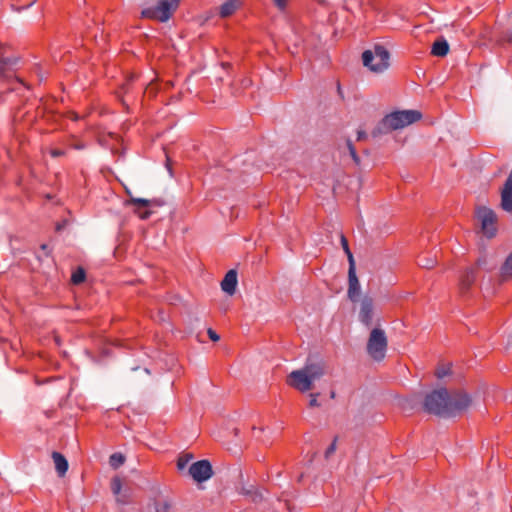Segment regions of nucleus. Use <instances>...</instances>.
Returning a JSON list of instances; mask_svg holds the SVG:
<instances>
[{"instance_id": "obj_1", "label": "nucleus", "mask_w": 512, "mask_h": 512, "mask_svg": "<svg viewBox=\"0 0 512 512\" xmlns=\"http://www.w3.org/2000/svg\"><path fill=\"white\" fill-rule=\"evenodd\" d=\"M470 405L471 398L466 392H448L445 388L427 394L423 402V408L427 413L444 417L455 416Z\"/></svg>"}, {"instance_id": "obj_2", "label": "nucleus", "mask_w": 512, "mask_h": 512, "mask_svg": "<svg viewBox=\"0 0 512 512\" xmlns=\"http://www.w3.org/2000/svg\"><path fill=\"white\" fill-rule=\"evenodd\" d=\"M325 374L322 363L306 364L303 368L293 370L287 376V384L301 393L310 391L314 387V381L319 380Z\"/></svg>"}, {"instance_id": "obj_3", "label": "nucleus", "mask_w": 512, "mask_h": 512, "mask_svg": "<svg viewBox=\"0 0 512 512\" xmlns=\"http://www.w3.org/2000/svg\"><path fill=\"white\" fill-rule=\"evenodd\" d=\"M422 117L421 113L417 110H404L395 111L386 115L378 125L373 129L372 136L378 137L382 134H387L394 130L402 129L411 125Z\"/></svg>"}, {"instance_id": "obj_4", "label": "nucleus", "mask_w": 512, "mask_h": 512, "mask_svg": "<svg viewBox=\"0 0 512 512\" xmlns=\"http://www.w3.org/2000/svg\"><path fill=\"white\" fill-rule=\"evenodd\" d=\"M390 54L382 45H375L373 49L362 53L363 65L374 73H381L389 67Z\"/></svg>"}, {"instance_id": "obj_5", "label": "nucleus", "mask_w": 512, "mask_h": 512, "mask_svg": "<svg viewBox=\"0 0 512 512\" xmlns=\"http://www.w3.org/2000/svg\"><path fill=\"white\" fill-rule=\"evenodd\" d=\"M180 0H159L154 6H147L141 11V17L167 22L178 8Z\"/></svg>"}, {"instance_id": "obj_6", "label": "nucleus", "mask_w": 512, "mask_h": 512, "mask_svg": "<svg viewBox=\"0 0 512 512\" xmlns=\"http://www.w3.org/2000/svg\"><path fill=\"white\" fill-rule=\"evenodd\" d=\"M388 341L384 330L374 328L370 332L367 342V352L370 357L376 361L384 359Z\"/></svg>"}, {"instance_id": "obj_7", "label": "nucleus", "mask_w": 512, "mask_h": 512, "mask_svg": "<svg viewBox=\"0 0 512 512\" xmlns=\"http://www.w3.org/2000/svg\"><path fill=\"white\" fill-rule=\"evenodd\" d=\"M476 218L480 223L481 232L487 238H493L497 233V215L487 207L481 206L476 209Z\"/></svg>"}, {"instance_id": "obj_8", "label": "nucleus", "mask_w": 512, "mask_h": 512, "mask_svg": "<svg viewBox=\"0 0 512 512\" xmlns=\"http://www.w3.org/2000/svg\"><path fill=\"white\" fill-rule=\"evenodd\" d=\"M128 204L134 205L136 207L134 212L139 216V218L145 220L151 216L154 209L162 207L164 205V201L160 198L144 199L131 197Z\"/></svg>"}, {"instance_id": "obj_9", "label": "nucleus", "mask_w": 512, "mask_h": 512, "mask_svg": "<svg viewBox=\"0 0 512 512\" xmlns=\"http://www.w3.org/2000/svg\"><path fill=\"white\" fill-rule=\"evenodd\" d=\"M15 63L16 60L0 57V79L7 82L9 90H16L17 85H23L26 87L24 81L16 76L14 71L11 69V66Z\"/></svg>"}, {"instance_id": "obj_10", "label": "nucleus", "mask_w": 512, "mask_h": 512, "mask_svg": "<svg viewBox=\"0 0 512 512\" xmlns=\"http://www.w3.org/2000/svg\"><path fill=\"white\" fill-rule=\"evenodd\" d=\"M189 474L195 481L204 482L212 477V466L208 460L197 461L190 466Z\"/></svg>"}, {"instance_id": "obj_11", "label": "nucleus", "mask_w": 512, "mask_h": 512, "mask_svg": "<svg viewBox=\"0 0 512 512\" xmlns=\"http://www.w3.org/2000/svg\"><path fill=\"white\" fill-rule=\"evenodd\" d=\"M476 267H467L459 277L458 290L461 296H466L477 278Z\"/></svg>"}, {"instance_id": "obj_12", "label": "nucleus", "mask_w": 512, "mask_h": 512, "mask_svg": "<svg viewBox=\"0 0 512 512\" xmlns=\"http://www.w3.org/2000/svg\"><path fill=\"white\" fill-rule=\"evenodd\" d=\"M374 301L370 296H364L360 302L359 320L369 327L372 324Z\"/></svg>"}, {"instance_id": "obj_13", "label": "nucleus", "mask_w": 512, "mask_h": 512, "mask_svg": "<svg viewBox=\"0 0 512 512\" xmlns=\"http://www.w3.org/2000/svg\"><path fill=\"white\" fill-rule=\"evenodd\" d=\"M347 294L351 301H356L357 297L360 294V284L355 273V266L349 267Z\"/></svg>"}, {"instance_id": "obj_14", "label": "nucleus", "mask_w": 512, "mask_h": 512, "mask_svg": "<svg viewBox=\"0 0 512 512\" xmlns=\"http://www.w3.org/2000/svg\"><path fill=\"white\" fill-rule=\"evenodd\" d=\"M237 286V272L235 270H229L224 279L221 282V288L224 292L229 295H233L236 291Z\"/></svg>"}, {"instance_id": "obj_15", "label": "nucleus", "mask_w": 512, "mask_h": 512, "mask_svg": "<svg viewBox=\"0 0 512 512\" xmlns=\"http://www.w3.org/2000/svg\"><path fill=\"white\" fill-rule=\"evenodd\" d=\"M51 457L53 459L55 469H56L58 476L63 477L68 470L67 459L64 457V455H62L61 453H59L57 451H53L51 454Z\"/></svg>"}, {"instance_id": "obj_16", "label": "nucleus", "mask_w": 512, "mask_h": 512, "mask_svg": "<svg viewBox=\"0 0 512 512\" xmlns=\"http://www.w3.org/2000/svg\"><path fill=\"white\" fill-rule=\"evenodd\" d=\"M242 5V0H227L219 8V14L222 18L231 16Z\"/></svg>"}, {"instance_id": "obj_17", "label": "nucleus", "mask_w": 512, "mask_h": 512, "mask_svg": "<svg viewBox=\"0 0 512 512\" xmlns=\"http://www.w3.org/2000/svg\"><path fill=\"white\" fill-rule=\"evenodd\" d=\"M448 52H449V45L445 39L440 38L433 43L432 49H431V54L433 56L444 57L448 54Z\"/></svg>"}, {"instance_id": "obj_18", "label": "nucleus", "mask_w": 512, "mask_h": 512, "mask_svg": "<svg viewBox=\"0 0 512 512\" xmlns=\"http://www.w3.org/2000/svg\"><path fill=\"white\" fill-rule=\"evenodd\" d=\"M501 278L503 280L512 279V252L508 255L501 267Z\"/></svg>"}, {"instance_id": "obj_19", "label": "nucleus", "mask_w": 512, "mask_h": 512, "mask_svg": "<svg viewBox=\"0 0 512 512\" xmlns=\"http://www.w3.org/2000/svg\"><path fill=\"white\" fill-rule=\"evenodd\" d=\"M125 456L122 453L116 452L109 457V464L113 469H118L125 463Z\"/></svg>"}, {"instance_id": "obj_20", "label": "nucleus", "mask_w": 512, "mask_h": 512, "mask_svg": "<svg viewBox=\"0 0 512 512\" xmlns=\"http://www.w3.org/2000/svg\"><path fill=\"white\" fill-rule=\"evenodd\" d=\"M417 263H418V265L420 267H423V268H426V269H431V268H433L435 266L436 259L435 258H429L426 255H421V256L418 257Z\"/></svg>"}, {"instance_id": "obj_21", "label": "nucleus", "mask_w": 512, "mask_h": 512, "mask_svg": "<svg viewBox=\"0 0 512 512\" xmlns=\"http://www.w3.org/2000/svg\"><path fill=\"white\" fill-rule=\"evenodd\" d=\"M86 277L85 270L81 267H78L71 276V282L75 285L81 284L84 282Z\"/></svg>"}, {"instance_id": "obj_22", "label": "nucleus", "mask_w": 512, "mask_h": 512, "mask_svg": "<svg viewBox=\"0 0 512 512\" xmlns=\"http://www.w3.org/2000/svg\"><path fill=\"white\" fill-rule=\"evenodd\" d=\"M239 493L245 496H249L253 502H257L261 495L254 489L253 486L250 488L241 487Z\"/></svg>"}, {"instance_id": "obj_23", "label": "nucleus", "mask_w": 512, "mask_h": 512, "mask_svg": "<svg viewBox=\"0 0 512 512\" xmlns=\"http://www.w3.org/2000/svg\"><path fill=\"white\" fill-rule=\"evenodd\" d=\"M341 245L343 247V250L345 251L347 257H348V260H349V267H352V266H355L354 265V259H353V255L349 249V245H348V240L346 239V237L344 235H341Z\"/></svg>"}, {"instance_id": "obj_24", "label": "nucleus", "mask_w": 512, "mask_h": 512, "mask_svg": "<svg viewBox=\"0 0 512 512\" xmlns=\"http://www.w3.org/2000/svg\"><path fill=\"white\" fill-rule=\"evenodd\" d=\"M122 489V481L119 477H114L111 480V490L114 495H119Z\"/></svg>"}, {"instance_id": "obj_25", "label": "nucleus", "mask_w": 512, "mask_h": 512, "mask_svg": "<svg viewBox=\"0 0 512 512\" xmlns=\"http://www.w3.org/2000/svg\"><path fill=\"white\" fill-rule=\"evenodd\" d=\"M346 144H347V148L349 150V154L352 157L353 161L356 164H359L360 163V158H359V156H358V154L356 152V149H355L352 141L348 139Z\"/></svg>"}, {"instance_id": "obj_26", "label": "nucleus", "mask_w": 512, "mask_h": 512, "mask_svg": "<svg viewBox=\"0 0 512 512\" xmlns=\"http://www.w3.org/2000/svg\"><path fill=\"white\" fill-rule=\"evenodd\" d=\"M273 5L280 11L284 12L289 4V0H271Z\"/></svg>"}, {"instance_id": "obj_27", "label": "nucleus", "mask_w": 512, "mask_h": 512, "mask_svg": "<svg viewBox=\"0 0 512 512\" xmlns=\"http://www.w3.org/2000/svg\"><path fill=\"white\" fill-rule=\"evenodd\" d=\"M191 457L192 456H190V455L180 456L177 461L178 469H180V470L184 469L186 467V465L188 464V462L190 461Z\"/></svg>"}, {"instance_id": "obj_28", "label": "nucleus", "mask_w": 512, "mask_h": 512, "mask_svg": "<svg viewBox=\"0 0 512 512\" xmlns=\"http://www.w3.org/2000/svg\"><path fill=\"white\" fill-rule=\"evenodd\" d=\"M337 437L334 438L330 446L325 451V458H329L336 450V444H337Z\"/></svg>"}, {"instance_id": "obj_29", "label": "nucleus", "mask_w": 512, "mask_h": 512, "mask_svg": "<svg viewBox=\"0 0 512 512\" xmlns=\"http://www.w3.org/2000/svg\"><path fill=\"white\" fill-rule=\"evenodd\" d=\"M155 509L156 512H169L170 505L167 502H157Z\"/></svg>"}, {"instance_id": "obj_30", "label": "nucleus", "mask_w": 512, "mask_h": 512, "mask_svg": "<svg viewBox=\"0 0 512 512\" xmlns=\"http://www.w3.org/2000/svg\"><path fill=\"white\" fill-rule=\"evenodd\" d=\"M49 153L53 158H58L66 155V151L59 148H52L50 149Z\"/></svg>"}, {"instance_id": "obj_31", "label": "nucleus", "mask_w": 512, "mask_h": 512, "mask_svg": "<svg viewBox=\"0 0 512 512\" xmlns=\"http://www.w3.org/2000/svg\"><path fill=\"white\" fill-rule=\"evenodd\" d=\"M318 396H319V393H311L310 394L309 407L320 406V403L318 402Z\"/></svg>"}, {"instance_id": "obj_32", "label": "nucleus", "mask_w": 512, "mask_h": 512, "mask_svg": "<svg viewBox=\"0 0 512 512\" xmlns=\"http://www.w3.org/2000/svg\"><path fill=\"white\" fill-rule=\"evenodd\" d=\"M498 42L500 44H503V43H512V34L511 33H505L499 40Z\"/></svg>"}, {"instance_id": "obj_33", "label": "nucleus", "mask_w": 512, "mask_h": 512, "mask_svg": "<svg viewBox=\"0 0 512 512\" xmlns=\"http://www.w3.org/2000/svg\"><path fill=\"white\" fill-rule=\"evenodd\" d=\"M486 264V258L480 257L477 259L476 263L472 265L471 267H476V272L478 273V270Z\"/></svg>"}, {"instance_id": "obj_34", "label": "nucleus", "mask_w": 512, "mask_h": 512, "mask_svg": "<svg viewBox=\"0 0 512 512\" xmlns=\"http://www.w3.org/2000/svg\"><path fill=\"white\" fill-rule=\"evenodd\" d=\"M207 333H208L209 338L214 342H216L220 339V336L211 328L208 329Z\"/></svg>"}, {"instance_id": "obj_35", "label": "nucleus", "mask_w": 512, "mask_h": 512, "mask_svg": "<svg viewBox=\"0 0 512 512\" xmlns=\"http://www.w3.org/2000/svg\"><path fill=\"white\" fill-rule=\"evenodd\" d=\"M448 373H449V369H446V368H440V369H437V371H436V375L438 378H443Z\"/></svg>"}, {"instance_id": "obj_36", "label": "nucleus", "mask_w": 512, "mask_h": 512, "mask_svg": "<svg viewBox=\"0 0 512 512\" xmlns=\"http://www.w3.org/2000/svg\"><path fill=\"white\" fill-rule=\"evenodd\" d=\"M367 138V134L365 131H362V130H359L357 132V140L358 141H362V140H365Z\"/></svg>"}, {"instance_id": "obj_37", "label": "nucleus", "mask_w": 512, "mask_h": 512, "mask_svg": "<svg viewBox=\"0 0 512 512\" xmlns=\"http://www.w3.org/2000/svg\"><path fill=\"white\" fill-rule=\"evenodd\" d=\"M71 147L76 150H81L85 148V145L83 143H75L71 144Z\"/></svg>"}, {"instance_id": "obj_38", "label": "nucleus", "mask_w": 512, "mask_h": 512, "mask_svg": "<svg viewBox=\"0 0 512 512\" xmlns=\"http://www.w3.org/2000/svg\"><path fill=\"white\" fill-rule=\"evenodd\" d=\"M47 248H48V246H47L46 244H42V245H41V249H42V250H44V251H45Z\"/></svg>"}, {"instance_id": "obj_39", "label": "nucleus", "mask_w": 512, "mask_h": 512, "mask_svg": "<svg viewBox=\"0 0 512 512\" xmlns=\"http://www.w3.org/2000/svg\"><path fill=\"white\" fill-rule=\"evenodd\" d=\"M36 0H32L28 5L25 6V8L29 7L30 5H32Z\"/></svg>"}, {"instance_id": "obj_40", "label": "nucleus", "mask_w": 512, "mask_h": 512, "mask_svg": "<svg viewBox=\"0 0 512 512\" xmlns=\"http://www.w3.org/2000/svg\"><path fill=\"white\" fill-rule=\"evenodd\" d=\"M335 397V392H331V398Z\"/></svg>"}]
</instances>
